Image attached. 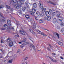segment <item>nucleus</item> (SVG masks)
<instances>
[{
  "instance_id": "nucleus-1",
  "label": "nucleus",
  "mask_w": 64,
  "mask_h": 64,
  "mask_svg": "<svg viewBox=\"0 0 64 64\" xmlns=\"http://www.w3.org/2000/svg\"><path fill=\"white\" fill-rule=\"evenodd\" d=\"M32 12L31 11L30 12V14H31L32 16H34V13H35V12H36V9L34 8H33L32 9Z\"/></svg>"
},
{
  "instance_id": "nucleus-2",
  "label": "nucleus",
  "mask_w": 64,
  "mask_h": 64,
  "mask_svg": "<svg viewBox=\"0 0 64 64\" xmlns=\"http://www.w3.org/2000/svg\"><path fill=\"white\" fill-rule=\"evenodd\" d=\"M4 28H2V30H7L8 28V26L6 24H5L3 26Z\"/></svg>"
},
{
  "instance_id": "nucleus-3",
  "label": "nucleus",
  "mask_w": 64,
  "mask_h": 64,
  "mask_svg": "<svg viewBox=\"0 0 64 64\" xmlns=\"http://www.w3.org/2000/svg\"><path fill=\"white\" fill-rule=\"evenodd\" d=\"M39 2L40 3L39 4V5L40 8L41 9H42V8H44V7L43 6V5L42 4H43V2H42L41 1H39Z\"/></svg>"
},
{
  "instance_id": "nucleus-4",
  "label": "nucleus",
  "mask_w": 64,
  "mask_h": 64,
  "mask_svg": "<svg viewBox=\"0 0 64 64\" xmlns=\"http://www.w3.org/2000/svg\"><path fill=\"white\" fill-rule=\"evenodd\" d=\"M19 32L20 34L22 35H26V32L24 30L22 31L21 30H20Z\"/></svg>"
},
{
  "instance_id": "nucleus-5",
  "label": "nucleus",
  "mask_w": 64,
  "mask_h": 64,
  "mask_svg": "<svg viewBox=\"0 0 64 64\" xmlns=\"http://www.w3.org/2000/svg\"><path fill=\"white\" fill-rule=\"evenodd\" d=\"M53 33L54 34V36H56V35L58 37V38H60V37L59 36V34L58 33H57L56 32H53Z\"/></svg>"
},
{
  "instance_id": "nucleus-6",
  "label": "nucleus",
  "mask_w": 64,
  "mask_h": 64,
  "mask_svg": "<svg viewBox=\"0 0 64 64\" xmlns=\"http://www.w3.org/2000/svg\"><path fill=\"white\" fill-rule=\"evenodd\" d=\"M45 14L46 16L47 17H49L50 15V14H49V12L48 11H46L45 12Z\"/></svg>"
},
{
  "instance_id": "nucleus-7",
  "label": "nucleus",
  "mask_w": 64,
  "mask_h": 64,
  "mask_svg": "<svg viewBox=\"0 0 64 64\" xmlns=\"http://www.w3.org/2000/svg\"><path fill=\"white\" fill-rule=\"evenodd\" d=\"M7 24L9 26H12V24L11 23V21H10L9 20H7Z\"/></svg>"
},
{
  "instance_id": "nucleus-8",
  "label": "nucleus",
  "mask_w": 64,
  "mask_h": 64,
  "mask_svg": "<svg viewBox=\"0 0 64 64\" xmlns=\"http://www.w3.org/2000/svg\"><path fill=\"white\" fill-rule=\"evenodd\" d=\"M13 45H14V44L12 42H11L9 43V45L10 47L13 46Z\"/></svg>"
},
{
  "instance_id": "nucleus-9",
  "label": "nucleus",
  "mask_w": 64,
  "mask_h": 64,
  "mask_svg": "<svg viewBox=\"0 0 64 64\" xmlns=\"http://www.w3.org/2000/svg\"><path fill=\"white\" fill-rule=\"evenodd\" d=\"M53 22L55 24V23H56L57 22V19L56 18H54L53 19Z\"/></svg>"
},
{
  "instance_id": "nucleus-10",
  "label": "nucleus",
  "mask_w": 64,
  "mask_h": 64,
  "mask_svg": "<svg viewBox=\"0 0 64 64\" xmlns=\"http://www.w3.org/2000/svg\"><path fill=\"white\" fill-rule=\"evenodd\" d=\"M33 29L34 31H35L36 30V25H35V24H34L33 26Z\"/></svg>"
},
{
  "instance_id": "nucleus-11",
  "label": "nucleus",
  "mask_w": 64,
  "mask_h": 64,
  "mask_svg": "<svg viewBox=\"0 0 64 64\" xmlns=\"http://www.w3.org/2000/svg\"><path fill=\"white\" fill-rule=\"evenodd\" d=\"M17 4L18 6H21L22 3L20 1H18L17 2Z\"/></svg>"
},
{
  "instance_id": "nucleus-12",
  "label": "nucleus",
  "mask_w": 64,
  "mask_h": 64,
  "mask_svg": "<svg viewBox=\"0 0 64 64\" xmlns=\"http://www.w3.org/2000/svg\"><path fill=\"white\" fill-rule=\"evenodd\" d=\"M42 13H44L45 12V11H46V8H42Z\"/></svg>"
},
{
  "instance_id": "nucleus-13",
  "label": "nucleus",
  "mask_w": 64,
  "mask_h": 64,
  "mask_svg": "<svg viewBox=\"0 0 64 64\" xmlns=\"http://www.w3.org/2000/svg\"><path fill=\"white\" fill-rule=\"evenodd\" d=\"M33 5L34 8H36L37 7V5L36 3L34 4Z\"/></svg>"
},
{
  "instance_id": "nucleus-14",
  "label": "nucleus",
  "mask_w": 64,
  "mask_h": 64,
  "mask_svg": "<svg viewBox=\"0 0 64 64\" xmlns=\"http://www.w3.org/2000/svg\"><path fill=\"white\" fill-rule=\"evenodd\" d=\"M31 48H32H32H33L34 51H35V50H36V48H35V46H34L33 44H32L31 45Z\"/></svg>"
},
{
  "instance_id": "nucleus-15",
  "label": "nucleus",
  "mask_w": 64,
  "mask_h": 64,
  "mask_svg": "<svg viewBox=\"0 0 64 64\" xmlns=\"http://www.w3.org/2000/svg\"><path fill=\"white\" fill-rule=\"evenodd\" d=\"M60 25L62 26H64V23L63 22L61 21L60 22Z\"/></svg>"
},
{
  "instance_id": "nucleus-16",
  "label": "nucleus",
  "mask_w": 64,
  "mask_h": 64,
  "mask_svg": "<svg viewBox=\"0 0 64 64\" xmlns=\"http://www.w3.org/2000/svg\"><path fill=\"white\" fill-rule=\"evenodd\" d=\"M26 42V40H22L21 41V42H18V44H22V43H23V42Z\"/></svg>"
},
{
  "instance_id": "nucleus-17",
  "label": "nucleus",
  "mask_w": 64,
  "mask_h": 64,
  "mask_svg": "<svg viewBox=\"0 0 64 64\" xmlns=\"http://www.w3.org/2000/svg\"><path fill=\"white\" fill-rule=\"evenodd\" d=\"M58 43L59 45H60V46H62V45H63V43H62V42H61L60 41L58 42Z\"/></svg>"
},
{
  "instance_id": "nucleus-18",
  "label": "nucleus",
  "mask_w": 64,
  "mask_h": 64,
  "mask_svg": "<svg viewBox=\"0 0 64 64\" xmlns=\"http://www.w3.org/2000/svg\"><path fill=\"white\" fill-rule=\"evenodd\" d=\"M0 21L1 22H5V20H4V19H2V18H0Z\"/></svg>"
},
{
  "instance_id": "nucleus-19",
  "label": "nucleus",
  "mask_w": 64,
  "mask_h": 64,
  "mask_svg": "<svg viewBox=\"0 0 64 64\" xmlns=\"http://www.w3.org/2000/svg\"><path fill=\"white\" fill-rule=\"evenodd\" d=\"M18 15H21L22 14V12L20 10H19L18 11Z\"/></svg>"
},
{
  "instance_id": "nucleus-20",
  "label": "nucleus",
  "mask_w": 64,
  "mask_h": 64,
  "mask_svg": "<svg viewBox=\"0 0 64 64\" xmlns=\"http://www.w3.org/2000/svg\"><path fill=\"white\" fill-rule=\"evenodd\" d=\"M48 3H50V4H52V5H55V4H54V2H51L50 1H49V2H48Z\"/></svg>"
},
{
  "instance_id": "nucleus-21",
  "label": "nucleus",
  "mask_w": 64,
  "mask_h": 64,
  "mask_svg": "<svg viewBox=\"0 0 64 64\" xmlns=\"http://www.w3.org/2000/svg\"><path fill=\"white\" fill-rule=\"evenodd\" d=\"M56 14V13L55 12H52L51 15L52 16H54Z\"/></svg>"
},
{
  "instance_id": "nucleus-22",
  "label": "nucleus",
  "mask_w": 64,
  "mask_h": 64,
  "mask_svg": "<svg viewBox=\"0 0 64 64\" xmlns=\"http://www.w3.org/2000/svg\"><path fill=\"white\" fill-rule=\"evenodd\" d=\"M39 22L40 23H42L43 22V20L42 19H41L39 20Z\"/></svg>"
},
{
  "instance_id": "nucleus-23",
  "label": "nucleus",
  "mask_w": 64,
  "mask_h": 64,
  "mask_svg": "<svg viewBox=\"0 0 64 64\" xmlns=\"http://www.w3.org/2000/svg\"><path fill=\"white\" fill-rule=\"evenodd\" d=\"M51 16H50L48 18V21H50V20H51Z\"/></svg>"
},
{
  "instance_id": "nucleus-24",
  "label": "nucleus",
  "mask_w": 64,
  "mask_h": 64,
  "mask_svg": "<svg viewBox=\"0 0 64 64\" xmlns=\"http://www.w3.org/2000/svg\"><path fill=\"white\" fill-rule=\"evenodd\" d=\"M50 58V59L51 60H52V61H53V62H57V60H53L52 58H51L50 57H49Z\"/></svg>"
},
{
  "instance_id": "nucleus-25",
  "label": "nucleus",
  "mask_w": 64,
  "mask_h": 64,
  "mask_svg": "<svg viewBox=\"0 0 64 64\" xmlns=\"http://www.w3.org/2000/svg\"><path fill=\"white\" fill-rule=\"evenodd\" d=\"M25 17L27 18V19H29V17H30V16H29V15L26 14L25 15Z\"/></svg>"
},
{
  "instance_id": "nucleus-26",
  "label": "nucleus",
  "mask_w": 64,
  "mask_h": 64,
  "mask_svg": "<svg viewBox=\"0 0 64 64\" xmlns=\"http://www.w3.org/2000/svg\"><path fill=\"white\" fill-rule=\"evenodd\" d=\"M25 45V44L24 43V44H22V45H20V47L21 48H23L24 47V46Z\"/></svg>"
},
{
  "instance_id": "nucleus-27",
  "label": "nucleus",
  "mask_w": 64,
  "mask_h": 64,
  "mask_svg": "<svg viewBox=\"0 0 64 64\" xmlns=\"http://www.w3.org/2000/svg\"><path fill=\"white\" fill-rule=\"evenodd\" d=\"M59 19L60 21H62L63 20V18L61 16L59 17Z\"/></svg>"
},
{
  "instance_id": "nucleus-28",
  "label": "nucleus",
  "mask_w": 64,
  "mask_h": 64,
  "mask_svg": "<svg viewBox=\"0 0 64 64\" xmlns=\"http://www.w3.org/2000/svg\"><path fill=\"white\" fill-rule=\"evenodd\" d=\"M12 2H13V3H16L17 2V0H12Z\"/></svg>"
},
{
  "instance_id": "nucleus-29",
  "label": "nucleus",
  "mask_w": 64,
  "mask_h": 64,
  "mask_svg": "<svg viewBox=\"0 0 64 64\" xmlns=\"http://www.w3.org/2000/svg\"><path fill=\"white\" fill-rule=\"evenodd\" d=\"M3 8V2H2V4H0V9H1V8Z\"/></svg>"
},
{
  "instance_id": "nucleus-30",
  "label": "nucleus",
  "mask_w": 64,
  "mask_h": 64,
  "mask_svg": "<svg viewBox=\"0 0 64 64\" xmlns=\"http://www.w3.org/2000/svg\"><path fill=\"white\" fill-rule=\"evenodd\" d=\"M6 8L9 9H11V8H10V6H8V5H6Z\"/></svg>"
},
{
  "instance_id": "nucleus-31",
  "label": "nucleus",
  "mask_w": 64,
  "mask_h": 64,
  "mask_svg": "<svg viewBox=\"0 0 64 64\" xmlns=\"http://www.w3.org/2000/svg\"><path fill=\"white\" fill-rule=\"evenodd\" d=\"M41 34L42 35H43V36H44L45 37H46V36H47V35H46L45 34L42 32Z\"/></svg>"
},
{
  "instance_id": "nucleus-32",
  "label": "nucleus",
  "mask_w": 64,
  "mask_h": 64,
  "mask_svg": "<svg viewBox=\"0 0 64 64\" xmlns=\"http://www.w3.org/2000/svg\"><path fill=\"white\" fill-rule=\"evenodd\" d=\"M36 14L37 15H38V16H39V15H40V12H36Z\"/></svg>"
},
{
  "instance_id": "nucleus-33",
  "label": "nucleus",
  "mask_w": 64,
  "mask_h": 64,
  "mask_svg": "<svg viewBox=\"0 0 64 64\" xmlns=\"http://www.w3.org/2000/svg\"><path fill=\"white\" fill-rule=\"evenodd\" d=\"M37 32H38V33L39 34H41L42 33V32H41L40 31V30H37Z\"/></svg>"
},
{
  "instance_id": "nucleus-34",
  "label": "nucleus",
  "mask_w": 64,
  "mask_h": 64,
  "mask_svg": "<svg viewBox=\"0 0 64 64\" xmlns=\"http://www.w3.org/2000/svg\"><path fill=\"white\" fill-rule=\"evenodd\" d=\"M29 30L30 31V32L31 33H34V32H33V30H32L31 29H29Z\"/></svg>"
},
{
  "instance_id": "nucleus-35",
  "label": "nucleus",
  "mask_w": 64,
  "mask_h": 64,
  "mask_svg": "<svg viewBox=\"0 0 64 64\" xmlns=\"http://www.w3.org/2000/svg\"><path fill=\"white\" fill-rule=\"evenodd\" d=\"M22 11H25L26 9V8L25 7H23L22 8Z\"/></svg>"
},
{
  "instance_id": "nucleus-36",
  "label": "nucleus",
  "mask_w": 64,
  "mask_h": 64,
  "mask_svg": "<svg viewBox=\"0 0 64 64\" xmlns=\"http://www.w3.org/2000/svg\"><path fill=\"white\" fill-rule=\"evenodd\" d=\"M44 16V13H42L41 14H40V16L41 17H43V16Z\"/></svg>"
},
{
  "instance_id": "nucleus-37",
  "label": "nucleus",
  "mask_w": 64,
  "mask_h": 64,
  "mask_svg": "<svg viewBox=\"0 0 64 64\" xmlns=\"http://www.w3.org/2000/svg\"><path fill=\"white\" fill-rule=\"evenodd\" d=\"M60 16V14H58L56 15V17H57V18H59Z\"/></svg>"
},
{
  "instance_id": "nucleus-38",
  "label": "nucleus",
  "mask_w": 64,
  "mask_h": 64,
  "mask_svg": "<svg viewBox=\"0 0 64 64\" xmlns=\"http://www.w3.org/2000/svg\"><path fill=\"white\" fill-rule=\"evenodd\" d=\"M24 45H26L27 44H29V42H24Z\"/></svg>"
},
{
  "instance_id": "nucleus-39",
  "label": "nucleus",
  "mask_w": 64,
  "mask_h": 64,
  "mask_svg": "<svg viewBox=\"0 0 64 64\" xmlns=\"http://www.w3.org/2000/svg\"><path fill=\"white\" fill-rule=\"evenodd\" d=\"M44 20H48V18L46 17L44 18Z\"/></svg>"
},
{
  "instance_id": "nucleus-40",
  "label": "nucleus",
  "mask_w": 64,
  "mask_h": 64,
  "mask_svg": "<svg viewBox=\"0 0 64 64\" xmlns=\"http://www.w3.org/2000/svg\"><path fill=\"white\" fill-rule=\"evenodd\" d=\"M20 8V6H16V9H19V8Z\"/></svg>"
},
{
  "instance_id": "nucleus-41",
  "label": "nucleus",
  "mask_w": 64,
  "mask_h": 64,
  "mask_svg": "<svg viewBox=\"0 0 64 64\" xmlns=\"http://www.w3.org/2000/svg\"><path fill=\"white\" fill-rule=\"evenodd\" d=\"M12 60H10L8 61L9 63H12Z\"/></svg>"
},
{
  "instance_id": "nucleus-42",
  "label": "nucleus",
  "mask_w": 64,
  "mask_h": 64,
  "mask_svg": "<svg viewBox=\"0 0 64 64\" xmlns=\"http://www.w3.org/2000/svg\"><path fill=\"white\" fill-rule=\"evenodd\" d=\"M28 3H29V2H26V5H28Z\"/></svg>"
},
{
  "instance_id": "nucleus-43",
  "label": "nucleus",
  "mask_w": 64,
  "mask_h": 64,
  "mask_svg": "<svg viewBox=\"0 0 64 64\" xmlns=\"http://www.w3.org/2000/svg\"><path fill=\"white\" fill-rule=\"evenodd\" d=\"M57 28L59 30L60 29V26H57Z\"/></svg>"
},
{
  "instance_id": "nucleus-44",
  "label": "nucleus",
  "mask_w": 64,
  "mask_h": 64,
  "mask_svg": "<svg viewBox=\"0 0 64 64\" xmlns=\"http://www.w3.org/2000/svg\"><path fill=\"white\" fill-rule=\"evenodd\" d=\"M26 8H29V5H26Z\"/></svg>"
},
{
  "instance_id": "nucleus-45",
  "label": "nucleus",
  "mask_w": 64,
  "mask_h": 64,
  "mask_svg": "<svg viewBox=\"0 0 64 64\" xmlns=\"http://www.w3.org/2000/svg\"><path fill=\"white\" fill-rule=\"evenodd\" d=\"M19 37V35L18 34H17V35H16L15 36V37L16 38H17V37Z\"/></svg>"
},
{
  "instance_id": "nucleus-46",
  "label": "nucleus",
  "mask_w": 64,
  "mask_h": 64,
  "mask_svg": "<svg viewBox=\"0 0 64 64\" xmlns=\"http://www.w3.org/2000/svg\"><path fill=\"white\" fill-rule=\"evenodd\" d=\"M49 11L50 13H51V12H52V10H51V9H49Z\"/></svg>"
},
{
  "instance_id": "nucleus-47",
  "label": "nucleus",
  "mask_w": 64,
  "mask_h": 64,
  "mask_svg": "<svg viewBox=\"0 0 64 64\" xmlns=\"http://www.w3.org/2000/svg\"><path fill=\"white\" fill-rule=\"evenodd\" d=\"M52 54L53 56H55L56 54L54 52L52 53Z\"/></svg>"
},
{
  "instance_id": "nucleus-48",
  "label": "nucleus",
  "mask_w": 64,
  "mask_h": 64,
  "mask_svg": "<svg viewBox=\"0 0 64 64\" xmlns=\"http://www.w3.org/2000/svg\"><path fill=\"white\" fill-rule=\"evenodd\" d=\"M56 13H60V12L58 10H56Z\"/></svg>"
},
{
  "instance_id": "nucleus-49",
  "label": "nucleus",
  "mask_w": 64,
  "mask_h": 64,
  "mask_svg": "<svg viewBox=\"0 0 64 64\" xmlns=\"http://www.w3.org/2000/svg\"><path fill=\"white\" fill-rule=\"evenodd\" d=\"M47 49H48V50L49 51H51V50L50 49V48H47Z\"/></svg>"
},
{
  "instance_id": "nucleus-50",
  "label": "nucleus",
  "mask_w": 64,
  "mask_h": 64,
  "mask_svg": "<svg viewBox=\"0 0 64 64\" xmlns=\"http://www.w3.org/2000/svg\"><path fill=\"white\" fill-rule=\"evenodd\" d=\"M61 31L62 32H63L64 31V28H62V29Z\"/></svg>"
},
{
  "instance_id": "nucleus-51",
  "label": "nucleus",
  "mask_w": 64,
  "mask_h": 64,
  "mask_svg": "<svg viewBox=\"0 0 64 64\" xmlns=\"http://www.w3.org/2000/svg\"><path fill=\"white\" fill-rule=\"evenodd\" d=\"M6 41L7 42H10V40H9L8 38L7 40Z\"/></svg>"
},
{
  "instance_id": "nucleus-52",
  "label": "nucleus",
  "mask_w": 64,
  "mask_h": 64,
  "mask_svg": "<svg viewBox=\"0 0 64 64\" xmlns=\"http://www.w3.org/2000/svg\"><path fill=\"white\" fill-rule=\"evenodd\" d=\"M3 41H4L3 40H1V43H2L3 42Z\"/></svg>"
},
{
  "instance_id": "nucleus-53",
  "label": "nucleus",
  "mask_w": 64,
  "mask_h": 64,
  "mask_svg": "<svg viewBox=\"0 0 64 64\" xmlns=\"http://www.w3.org/2000/svg\"><path fill=\"white\" fill-rule=\"evenodd\" d=\"M28 59V57H27L24 58V60H26Z\"/></svg>"
},
{
  "instance_id": "nucleus-54",
  "label": "nucleus",
  "mask_w": 64,
  "mask_h": 64,
  "mask_svg": "<svg viewBox=\"0 0 64 64\" xmlns=\"http://www.w3.org/2000/svg\"><path fill=\"white\" fill-rule=\"evenodd\" d=\"M48 45H49V46H50V48H51V47H52V46H51V44H48Z\"/></svg>"
},
{
  "instance_id": "nucleus-55",
  "label": "nucleus",
  "mask_w": 64,
  "mask_h": 64,
  "mask_svg": "<svg viewBox=\"0 0 64 64\" xmlns=\"http://www.w3.org/2000/svg\"><path fill=\"white\" fill-rule=\"evenodd\" d=\"M20 1L21 2H23L24 1V0H20Z\"/></svg>"
},
{
  "instance_id": "nucleus-56",
  "label": "nucleus",
  "mask_w": 64,
  "mask_h": 64,
  "mask_svg": "<svg viewBox=\"0 0 64 64\" xmlns=\"http://www.w3.org/2000/svg\"><path fill=\"white\" fill-rule=\"evenodd\" d=\"M28 38V39H29L31 41H32V42H33V41H32V40H31V38Z\"/></svg>"
},
{
  "instance_id": "nucleus-57",
  "label": "nucleus",
  "mask_w": 64,
  "mask_h": 64,
  "mask_svg": "<svg viewBox=\"0 0 64 64\" xmlns=\"http://www.w3.org/2000/svg\"><path fill=\"white\" fill-rule=\"evenodd\" d=\"M11 29H14V28L12 27H11Z\"/></svg>"
},
{
  "instance_id": "nucleus-58",
  "label": "nucleus",
  "mask_w": 64,
  "mask_h": 64,
  "mask_svg": "<svg viewBox=\"0 0 64 64\" xmlns=\"http://www.w3.org/2000/svg\"><path fill=\"white\" fill-rule=\"evenodd\" d=\"M8 39L10 41H11V38H8Z\"/></svg>"
},
{
  "instance_id": "nucleus-59",
  "label": "nucleus",
  "mask_w": 64,
  "mask_h": 64,
  "mask_svg": "<svg viewBox=\"0 0 64 64\" xmlns=\"http://www.w3.org/2000/svg\"><path fill=\"white\" fill-rule=\"evenodd\" d=\"M20 51V49H18V52H19Z\"/></svg>"
},
{
  "instance_id": "nucleus-60",
  "label": "nucleus",
  "mask_w": 64,
  "mask_h": 64,
  "mask_svg": "<svg viewBox=\"0 0 64 64\" xmlns=\"http://www.w3.org/2000/svg\"><path fill=\"white\" fill-rule=\"evenodd\" d=\"M35 19L36 20H37V17L35 16Z\"/></svg>"
},
{
  "instance_id": "nucleus-61",
  "label": "nucleus",
  "mask_w": 64,
  "mask_h": 64,
  "mask_svg": "<svg viewBox=\"0 0 64 64\" xmlns=\"http://www.w3.org/2000/svg\"><path fill=\"white\" fill-rule=\"evenodd\" d=\"M0 5H2V2H0Z\"/></svg>"
},
{
  "instance_id": "nucleus-62",
  "label": "nucleus",
  "mask_w": 64,
  "mask_h": 64,
  "mask_svg": "<svg viewBox=\"0 0 64 64\" xmlns=\"http://www.w3.org/2000/svg\"><path fill=\"white\" fill-rule=\"evenodd\" d=\"M61 59H62V60H63V59H64V58H63V57H62L60 58Z\"/></svg>"
},
{
  "instance_id": "nucleus-63",
  "label": "nucleus",
  "mask_w": 64,
  "mask_h": 64,
  "mask_svg": "<svg viewBox=\"0 0 64 64\" xmlns=\"http://www.w3.org/2000/svg\"><path fill=\"white\" fill-rule=\"evenodd\" d=\"M0 50L2 52V49H0Z\"/></svg>"
},
{
  "instance_id": "nucleus-64",
  "label": "nucleus",
  "mask_w": 64,
  "mask_h": 64,
  "mask_svg": "<svg viewBox=\"0 0 64 64\" xmlns=\"http://www.w3.org/2000/svg\"><path fill=\"white\" fill-rule=\"evenodd\" d=\"M8 56H6V57H8Z\"/></svg>"
}]
</instances>
